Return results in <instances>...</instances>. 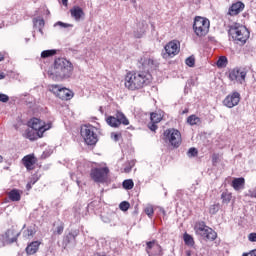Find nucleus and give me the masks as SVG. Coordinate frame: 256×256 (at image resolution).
<instances>
[{"instance_id":"37998d69","label":"nucleus","mask_w":256,"mask_h":256,"mask_svg":"<svg viewBox=\"0 0 256 256\" xmlns=\"http://www.w3.org/2000/svg\"><path fill=\"white\" fill-rule=\"evenodd\" d=\"M9 101V96L7 94H0V102L7 103Z\"/></svg>"},{"instance_id":"8fccbe9b","label":"nucleus","mask_w":256,"mask_h":256,"mask_svg":"<svg viewBox=\"0 0 256 256\" xmlns=\"http://www.w3.org/2000/svg\"><path fill=\"white\" fill-rule=\"evenodd\" d=\"M248 256H256V249L251 250L249 253H246Z\"/></svg>"},{"instance_id":"9d476101","label":"nucleus","mask_w":256,"mask_h":256,"mask_svg":"<svg viewBox=\"0 0 256 256\" xmlns=\"http://www.w3.org/2000/svg\"><path fill=\"white\" fill-rule=\"evenodd\" d=\"M49 91L62 101H71L74 95L73 91H71L70 89L63 88L57 84L49 85Z\"/></svg>"},{"instance_id":"c756f323","label":"nucleus","mask_w":256,"mask_h":256,"mask_svg":"<svg viewBox=\"0 0 256 256\" xmlns=\"http://www.w3.org/2000/svg\"><path fill=\"white\" fill-rule=\"evenodd\" d=\"M122 186L127 191H131V189H133V187H135V183L133 182L132 179H127V180L123 181Z\"/></svg>"},{"instance_id":"473e14b6","label":"nucleus","mask_w":256,"mask_h":256,"mask_svg":"<svg viewBox=\"0 0 256 256\" xmlns=\"http://www.w3.org/2000/svg\"><path fill=\"white\" fill-rule=\"evenodd\" d=\"M63 231H65V223L60 222L54 230V235H63Z\"/></svg>"},{"instance_id":"f257e3e1","label":"nucleus","mask_w":256,"mask_h":256,"mask_svg":"<svg viewBox=\"0 0 256 256\" xmlns=\"http://www.w3.org/2000/svg\"><path fill=\"white\" fill-rule=\"evenodd\" d=\"M153 83V75L149 70H131L124 77V87L128 91H141Z\"/></svg>"},{"instance_id":"aec40b11","label":"nucleus","mask_w":256,"mask_h":256,"mask_svg":"<svg viewBox=\"0 0 256 256\" xmlns=\"http://www.w3.org/2000/svg\"><path fill=\"white\" fill-rule=\"evenodd\" d=\"M245 9V3L241 1H237L236 3H233L229 9L227 15L230 17H236V15H239V13H242Z\"/></svg>"},{"instance_id":"7ed1b4c3","label":"nucleus","mask_w":256,"mask_h":256,"mask_svg":"<svg viewBox=\"0 0 256 256\" xmlns=\"http://www.w3.org/2000/svg\"><path fill=\"white\" fill-rule=\"evenodd\" d=\"M162 139L165 143H169L175 149L181 147L183 139L181 138V132L175 128H168L163 132Z\"/></svg>"},{"instance_id":"c9c22d12","label":"nucleus","mask_w":256,"mask_h":256,"mask_svg":"<svg viewBox=\"0 0 256 256\" xmlns=\"http://www.w3.org/2000/svg\"><path fill=\"white\" fill-rule=\"evenodd\" d=\"M35 25L39 27V31L43 33V28L45 27V20L43 19H37L35 21Z\"/></svg>"},{"instance_id":"f8f14e48","label":"nucleus","mask_w":256,"mask_h":256,"mask_svg":"<svg viewBox=\"0 0 256 256\" xmlns=\"http://www.w3.org/2000/svg\"><path fill=\"white\" fill-rule=\"evenodd\" d=\"M109 175V168H92L90 171V177L95 183H105L107 181V176Z\"/></svg>"},{"instance_id":"4468645a","label":"nucleus","mask_w":256,"mask_h":256,"mask_svg":"<svg viewBox=\"0 0 256 256\" xmlns=\"http://www.w3.org/2000/svg\"><path fill=\"white\" fill-rule=\"evenodd\" d=\"M245 77H247V71L239 68H235L229 73L230 81H237L240 84L245 83Z\"/></svg>"},{"instance_id":"a878e982","label":"nucleus","mask_w":256,"mask_h":256,"mask_svg":"<svg viewBox=\"0 0 256 256\" xmlns=\"http://www.w3.org/2000/svg\"><path fill=\"white\" fill-rule=\"evenodd\" d=\"M24 137L26 139H29L30 141H37V139H41L42 137H39V132H35V130L27 129L25 131Z\"/></svg>"},{"instance_id":"49530a36","label":"nucleus","mask_w":256,"mask_h":256,"mask_svg":"<svg viewBox=\"0 0 256 256\" xmlns=\"http://www.w3.org/2000/svg\"><path fill=\"white\" fill-rule=\"evenodd\" d=\"M56 25H59L60 27H65V28L69 27V24L63 23V22H57Z\"/></svg>"},{"instance_id":"de8ad7c7","label":"nucleus","mask_w":256,"mask_h":256,"mask_svg":"<svg viewBox=\"0 0 256 256\" xmlns=\"http://www.w3.org/2000/svg\"><path fill=\"white\" fill-rule=\"evenodd\" d=\"M26 189L27 191H31V189H33V184H31V182H28L26 185Z\"/></svg>"},{"instance_id":"a211bd4d","label":"nucleus","mask_w":256,"mask_h":256,"mask_svg":"<svg viewBox=\"0 0 256 256\" xmlns=\"http://www.w3.org/2000/svg\"><path fill=\"white\" fill-rule=\"evenodd\" d=\"M161 121H163V114L158 112L150 113V122L148 123V129H150V131H155L156 129H159L157 123H161Z\"/></svg>"},{"instance_id":"4be33fe9","label":"nucleus","mask_w":256,"mask_h":256,"mask_svg":"<svg viewBox=\"0 0 256 256\" xmlns=\"http://www.w3.org/2000/svg\"><path fill=\"white\" fill-rule=\"evenodd\" d=\"M231 187H233L234 191H241V189H245V178H234L232 180Z\"/></svg>"},{"instance_id":"f704fd0d","label":"nucleus","mask_w":256,"mask_h":256,"mask_svg":"<svg viewBox=\"0 0 256 256\" xmlns=\"http://www.w3.org/2000/svg\"><path fill=\"white\" fill-rule=\"evenodd\" d=\"M144 212L148 215V217H153V215H155V208H153L151 205H148L145 207Z\"/></svg>"},{"instance_id":"bb28decb","label":"nucleus","mask_w":256,"mask_h":256,"mask_svg":"<svg viewBox=\"0 0 256 256\" xmlns=\"http://www.w3.org/2000/svg\"><path fill=\"white\" fill-rule=\"evenodd\" d=\"M221 199H222V203L224 205H229V203H231V200L233 199V194L226 190V191L222 192Z\"/></svg>"},{"instance_id":"b1692460","label":"nucleus","mask_w":256,"mask_h":256,"mask_svg":"<svg viewBox=\"0 0 256 256\" xmlns=\"http://www.w3.org/2000/svg\"><path fill=\"white\" fill-rule=\"evenodd\" d=\"M139 63L144 67V69H153L155 61L149 56H143L140 58Z\"/></svg>"},{"instance_id":"f03ea898","label":"nucleus","mask_w":256,"mask_h":256,"mask_svg":"<svg viewBox=\"0 0 256 256\" xmlns=\"http://www.w3.org/2000/svg\"><path fill=\"white\" fill-rule=\"evenodd\" d=\"M73 73V64L65 58H58L54 62V71L51 74L53 81L69 79Z\"/></svg>"},{"instance_id":"72a5a7b5","label":"nucleus","mask_w":256,"mask_h":256,"mask_svg":"<svg viewBox=\"0 0 256 256\" xmlns=\"http://www.w3.org/2000/svg\"><path fill=\"white\" fill-rule=\"evenodd\" d=\"M217 67H227V58L225 56H220L217 61Z\"/></svg>"},{"instance_id":"dca6fc26","label":"nucleus","mask_w":256,"mask_h":256,"mask_svg":"<svg viewBox=\"0 0 256 256\" xmlns=\"http://www.w3.org/2000/svg\"><path fill=\"white\" fill-rule=\"evenodd\" d=\"M79 236V230H73L66 234L63 238L62 245L64 249H67L69 245H75L77 243V237Z\"/></svg>"},{"instance_id":"58836bf2","label":"nucleus","mask_w":256,"mask_h":256,"mask_svg":"<svg viewBox=\"0 0 256 256\" xmlns=\"http://www.w3.org/2000/svg\"><path fill=\"white\" fill-rule=\"evenodd\" d=\"M197 155H199L197 148H190L188 150V157H197Z\"/></svg>"},{"instance_id":"864d4df0","label":"nucleus","mask_w":256,"mask_h":256,"mask_svg":"<svg viewBox=\"0 0 256 256\" xmlns=\"http://www.w3.org/2000/svg\"><path fill=\"white\" fill-rule=\"evenodd\" d=\"M0 79H5V73L0 72Z\"/></svg>"},{"instance_id":"5701e85b","label":"nucleus","mask_w":256,"mask_h":256,"mask_svg":"<svg viewBox=\"0 0 256 256\" xmlns=\"http://www.w3.org/2000/svg\"><path fill=\"white\" fill-rule=\"evenodd\" d=\"M41 245V242L39 241H33L26 247L25 251L27 255H35L39 251V247Z\"/></svg>"},{"instance_id":"ddd939ff","label":"nucleus","mask_w":256,"mask_h":256,"mask_svg":"<svg viewBox=\"0 0 256 256\" xmlns=\"http://www.w3.org/2000/svg\"><path fill=\"white\" fill-rule=\"evenodd\" d=\"M240 101L241 94H239V92H233L226 96V98L223 100V105L228 107V109H233V107H237V105H239Z\"/></svg>"},{"instance_id":"a18cd8bd","label":"nucleus","mask_w":256,"mask_h":256,"mask_svg":"<svg viewBox=\"0 0 256 256\" xmlns=\"http://www.w3.org/2000/svg\"><path fill=\"white\" fill-rule=\"evenodd\" d=\"M25 233L26 237H33L35 235V231H33V229H27Z\"/></svg>"},{"instance_id":"0eeeda50","label":"nucleus","mask_w":256,"mask_h":256,"mask_svg":"<svg viewBox=\"0 0 256 256\" xmlns=\"http://www.w3.org/2000/svg\"><path fill=\"white\" fill-rule=\"evenodd\" d=\"M97 128L92 125H84L81 127L80 135L83 137L86 145H97L99 136H97Z\"/></svg>"},{"instance_id":"6e6d98bb","label":"nucleus","mask_w":256,"mask_h":256,"mask_svg":"<svg viewBox=\"0 0 256 256\" xmlns=\"http://www.w3.org/2000/svg\"><path fill=\"white\" fill-rule=\"evenodd\" d=\"M242 256H248L247 253H244Z\"/></svg>"},{"instance_id":"6e6552de","label":"nucleus","mask_w":256,"mask_h":256,"mask_svg":"<svg viewBox=\"0 0 256 256\" xmlns=\"http://www.w3.org/2000/svg\"><path fill=\"white\" fill-rule=\"evenodd\" d=\"M211 26V22L209 19L197 16L194 19L193 30L197 37H205L207 33H209V27Z\"/></svg>"},{"instance_id":"20e7f679","label":"nucleus","mask_w":256,"mask_h":256,"mask_svg":"<svg viewBox=\"0 0 256 256\" xmlns=\"http://www.w3.org/2000/svg\"><path fill=\"white\" fill-rule=\"evenodd\" d=\"M194 231L196 235H200L204 241H215L217 239V232L211 227L205 225V222H196L194 225Z\"/></svg>"},{"instance_id":"2f4dec72","label":"nucleus","mask_w":256,"mask_h":256,"mask_svg":"<svg viewBox=\"0 0 256 256\" xmlns=\"http://www.w3.org/2000/svg\"><path fill=\"white\" fill-rule=\"evenodd\" d=\"M219 209H221V205L219 203L210 205L209 207L210 215H217V213H219Z\"/></svg>"},{"instance_id":"ea45409f","label":"nucleus","mask_w":256,"mask_h":256,"mask_svg":"<svg viewBox=\"0 0 256 256\" xmlns=\"http://www.w3.org/2000/svg\"><path fill=\"white\" fill-rule=\"evenodd\" d=\"M219 163V154L217 153H214L212 155V164L215 166Z\"/></svg>"},{"instance_id":"9b49d317","label":"nucleus","mask_w":256,"mask_h":256,"mask_svg":"<svg viewBox=\"0 0 256 256\" xmlns=\"http://www.w3.org/2000/svg\"><path fill=\"white\" fill-rule=\"evenodd\" d=\"M106 122L110 127H121V125H129V119L123 112L117 111L115 116H108Z\"/></svg>"},{"instance_id":"f3484780","label":"nucleus","mask_w":256,"mask_h":256,"mask_svg":"<svg viewBox=\"0 0 256 256\" xmlns=\"http://www.w3.org/2000/svg\"><path fill=\"white\" fill-rule=\"evenodd\" d=\"M38 161L39 160L35 157V154H28L22 158V165H24L27 171H33Z\"/></svg>"},{"instance_id":"c03bdc74","label":"nucleus","mask_w":256,"mask_h":256,"mask_svg":"<svg viewBox=\"0 0 256 256\" xmlns=\"http://www.w3.org/2000/svg\"><path fill=\"white\" fill-rule=\"evenodd\" d=\"M37 181H39V176H37L36 174H34L32 176V178L30 179L29 183L35 185V183H37Z\"/></svg>"},{"instance_id":"603ef678","label":"nucleus","mask_w":256,"mask_h":256,"mask_svg":"<svg viewBox=\"0 0 256 256\" xmlns=\"http://www.w3.org/2000/svg\"><path fill=\"white\" fill-rule=\"evenodd\" d=\"M0 61H5V56L2 53H0Z\"/></svg>"},{"instance_id":"423d86ee","label":"nucleus","mask_w":256,"mask_h":256,"mask_svg":"<svg viewBox=\"0 0 256 256\" xmlns=\"http://www.w3.org/2000/svg\"><path fill=\"white\" fill-rule=\"evenodd\" d=\"M27 126L33 131L38 132L39 137H43L45 131H49V129L53 127V122L49 121L45 123V121L37 117H33L28 121Z\"/></svg>"},{"instance_id":"6ab92c4d","label":"nucleus","mask_w":256,"mask_h":256,"mask_svg":"<svg viewBox=\"0 0 256 256\" xmlns=\"http://www.w3.org/2000/svg\"><path fill=\"white\" fill-rule=\"evenodd\" d=\"M151 249H152V256L163 255V248L159 245L157 240H152L150 242H147L146 244L147 253H151Z\"/></svg>"},{"instance_id":"393cba45","label":"nucleus","mask_w":256,"mask_h":256,"mask_svg":"<svg viewBox=\"0 0 256 256\" xmlns=\"http://www.w3.org/2000/svg\"><path fill=\"white\" fill-rule=\"evenodd\" d=\"M23 192L19 189H12L10 192L7 193L8 195V199H10V201H21V194Z\"/></svg>"},{"instance_id":"2eb2a0df","label":"nucleus","mask_w":256,"mask_h":256,"mask_svg":"<svg viewBox=\"0 0 256 256\" xmlns=\"http://www.w3.org/2000/svg\"><path fill=\"white\" fill-rule=\"evenodd\" d=\"M20 233L14 228L8 229L3 235L2 239L4 243L11 245V243H17V239H19Z\"/></svg>"},{"instance_id":"e433bc0d","label":"nucleus","mask_w":256,"mask_h":256,"mask_svg":"<svg viewBox=\"0 0 256 256\" xmlns=\"http://www.w3.org/2000/svg\"><path fill=\"white\" fill-rule=\"evenodd\" d=\"M121 211H129V207H131V204L127 201H123L119 205Z\"/></svg>"},{"instance_id":"4c0bfd02","label":"nucleus","mask_w":256,"mask_h":256,"mask_svg":"<svg viewBox=\"0 0 256 256\" xmlns=\"http://www.w3.org/2000/svg\"><path fill=\"white\" fill-rule=\"evenodd\" d=\"M185 63L186 65H188V67H195V57L193 56L188 57Z\"/></svg>"},{"instance_id":"5fc2aeb1","label":"nucleus","mask_w":256,"mask_h":256,"mask_svg":"<svg viewBox=\"0 0 256 256\" xmlns=\"http://www.w3.org/2000/svg\"><path fill=\"white\" fill-rule=\"evenodd\" d=\"M188 111H189V110L186 109V110L183 111V113H188Z\"/></svg>"},{"instance_id":"a19ab883","label":"nucleus","mask_w":256,"mask_h":256,"mask_svg":"<svg viewBox=\"0 0 256 256\" xmlns=\"http://www.w3.org/2000/svg\"><path fill=\"white\" fill-rule=\"evenodd\" d=\"M121 137H122L121 133H115V132H113V133L111 134V139H113V141H119V139H121Z\"/></svg>"},{"instance_id":"1a4fd4ad","label":"nucleus","mask_w":256,"mask_h":256,"mask_svg":"<svg viewBox=\"0 0 256 256\" xmlns=\"http://www.w3.org/2000/svg\"><path fill=\"white\" fill-rule=\"evenodd\" d=\"M181 51V42L178 40H172L164 46V52L162 53L163 59H173L176 55H179Z\"/></svg>"},{"instance_id":"cd10ccee","label":"nucleus","mask_w":256,"mask_h":256,"mask_svg":"<svg viewBox=\"0 0 256 256\" xmlns=\"http://www.w3.org/2000/svg\"><path fill=\"white\" fill-rule=\"evenodd\" d=\"M183 239L185 245H188L189 247H193V245H195V240L193 239V236H191L190 234L184 233Z\"/></svg>"},{"instance_id":"39448f33","label":"nucleus","mask_w":256,"mask_h":256,"mask_svg":"<svg viewBox=\"0 0 256 256\" xmlns=\"http://www.w3.org/2000/svg\"><path fill=\"white\" fill-rule=\"evenodd\" d=\"M230 35L235 41H239L240 43H247V39H249V29L242 24L235 23L230 27Z\"/></svg>"},{"instance_id":"c85d7f7f","label":"nucleus","mask_w":256,"mask_h":256,"mask_svg":"<svg viewBox=\"0 0 256 256\" xmlns=\"http://www.w3.org/2000/svg\"><path fill=\"white\" fill-rule=\"evenodd\" d=\"M187 123H189V125H197L198 123H201V118L197 117V115H190L187 118Z\"/></svg>"},{"instance_id":"412c9836","label":"nucleus","mask_w":256,"mask_h":256,"mask_svg":"<svg viewBox=\"0 0 256 256\" xmlns=\"http://www.w3.org/2000/svg\"><path fill=\"white\" fill-rule=\"evenodd\" d=\"M70 14L75 21H81L83 17H85V11H83V8L79 6H74L70 9Z\"/></svg>"},{"instance_id":"3c124183","label":"nucleus","mask_w":256,"mask_h":256,"mask_svg":"<svg viewBox=\"0 0 256 256\" xmlns=\"http://www.w3.org/2000/svg\"><path fill=\"white\" fill-rule=\"evenodd\" d=\"M68 3H69V0H62V4H63L65 7H67Z\"/></svg>"},{"instance_id":"09e8293b","label":"nucleus","mask_w":256,"mask_h":256,"mask_svg":"<svg viewBox=\"0 0 256 256\" xmlns=\"http://www.w3.org/2000/svg\"><path fill=\"white\" fill-rule=\"evenodd\" d=\"M186 256H197V254L193 253V251H191V250H187Z\"/></svg>"},{"instance_id":"7c9ffc66","label":"nucleus","mask_w":256,"mask_h":256,"mask_svg":"<svg viewBox=\"0 0 256 256\" xmlns=\"http://www.w3.org/2000/svg\"><path fill=\"white\" fill-rule=\"evenodd\" d=\"M53 55H57V50H44L41 53L42 59H47V57H53Z\"/></svg>"},{"instance_id":"79ce46f5","label":"nucleus","mask_w":256,"mask_h":256,"mask_svg":"<svg viewBox=\"0 0 256 256\" xmlns=\"http://www.w3.org/2000/svg\"><path fill=\"white\" fill-rule=\"evenodd\" d=\"M248 240L251 242V243H256V233L255 232H252L248 235Z\"/></svg>"}]
</instances>
